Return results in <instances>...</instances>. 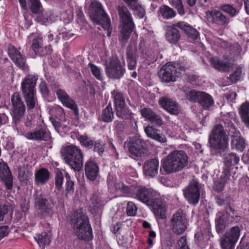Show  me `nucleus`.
<instances>
[{
    "label": "nucleus",
    "instance_id": "1",
    "mask_svg": "<svg viewBox=\"0 0 249 249\" xmlns=\"http://www.w3.org/2000/svg\"><path fill=\"white\" fill-rule=\"evenodd\" d=\"M157 192L146 187L138 188L136 197L139 201L153 208L155 216L159 219L166 218V209L164 202L160 198H155Z\"/></svg>",
    "mask_w": 249,
    "mask_h": 249
},
{
    "label": "nucleus",
    "instance_id": "2",
    "mask_svg": "<svg viewBox=\"0 0 249 249\" xmlns=\"http://www.w3.org/2000/svg\"><path fill=\"white\" fill-rule=\"evenodd\" d=\"M189 157L183 150H174L162 160L160 171L169 175L179 172L186 168L189 162Z\"/></svg>",
    "mask_w": 249,
    "mask_h": 249
},
{
    "label": "nucleus",
    "instance_id": "3",
    "mask_svg": "<svg viewBox=\"0 0 249 249\" xmlns=\"http://www.w3.org/2000/svg\"><path fill=\"white\" fill-rule=\"evenodd\" d=\"M117 10L121 22L120 39L124 41L129 38L134 27V24L131 15L126 7L119 6Z\"/></svg>",
    "mask_w": 249,
    "mask_h": 249
},
{
    "label": "nucleus",
    "instance_id": "4",
    "mask_svg": "<svg viewBox=\"0 0 249 249\" xmlns=\"http://www.w3.org/2000/svg\"><path fill=\"white\" fill-rule=\"evenodd\" d=\"M91 6L93 9L90 14L92 20L107 30V36H110L111 34L110 21L104 10L101 3L98 1H93L91 2Z\"/></svg>",
    "mask_w": 249,
    "mask_h": 249
},
{
    "label": "nucleus",
    "instance_id": "5",
    "mask_svg": "<svg viewBox=\"0 0 249 249\" xmlns=\"http://www.w3.org/2000/svg\"><path fill=\"white\" fill-rule=\"evenodd\" d=\"M209 143L211 147L222 151L228 147V137L222 124L213 128V133L209 137Z\"/></svg>",
    "mask_w": 249,
    "mask_h": 249
},
{
    "label": "nucleus",
    "instance_id": "6",
    "mask_svg": "<svg viewBox=\"0 0 249 249\" xmlns=\"http://www.w3.org/2000/svg\"><path fill=\"white\" fill-rule=\"evenodd\" d=\"M170 227L174 233L180 235L184 233L188 228L189 220L186 213L181 209L174 213L170 219Z\"/></svg>",
    "mask_w": 249,
    "mask_h": 249
},
{
    "label": "nucleus",
    "instance_id": "7",
    "mask_svg": "<svg viewBox=\"0 0 249 249\" xmlns=\"http://www.w3.org/2000/svg\"><path fill=\"white\" fill-rule=\"evenodd\" d=\"M13 124L17 127L22 121L25 112V106L18 93L15 92L11 97Z\"/></svg>",
    "mask_w": 249,
    "mask_h": 249
},
{
    "label": "nucleus",
    "instance_id": "8",
    "mask_svg": "<svg viewBox=\"0 0 249 249\" xmlns=\"http://www.w3.org/2000/svg\"><path fill=\"white\" fill-rule=\"evenodd\" d=\"M92 228L85 210L79 209V239L90 241L93 239Z\"/></svg>",
    "mask_w": 249,
    "mask_h": 249
},
{
    "label": "nucleus",
    "instance_id": "9",
    "mask_svg": "<svg viewBox=\"0 0 249 249\" xmlns=\"http://www.w3.org/2000/svg\"><path fill=\"white\" fill-rule=\"evenodd\" d=\"M186 94L188 100L199 103L204 109H208L214 103L211 96L205 92L190 90Z\"/></svg>",
    "mask_w": 249,
    "mask_h": 249
},
{
    "label": "nucleus",
    "instance_id": "10",
    "mask_svg": "<svg viewBox=\"0 0 249 249\" xmlns=\"http://www.w3.org/2000/svg\"><path fill=\"white\" fill-rule=\"evenodd\" d=\"M240 234V230L238 226L231 228L227 231L220 239L222 249H234Z\"/></svg>",
    "mask_w": 249,
    "mask_h": 249
},
{
    "label": "nucleus",
    "instance_id": "11",
    "mask_svg": "<svg viewBox=\"0 0 249 249\" xmlns=\"http://www.w3.org/2000/svg\"><path fill=\"white\" fill-rule=\"evenodd\" d=\"M107 77L113 80L120 79L125 72L124 66L118 59H112L107 63L105 68Z\"/></svg>",
    "mask_w": 249,
    "mask_h": 249
},
{
    "label": "nucleus",
    "instance_id": "12",
    "mask_svg": "<svg viewBox=\"0 0 249 249\" xmlns=\"http://www.w3.org/2000/svg\"><path fill=\"white\" fill-rule=\"evenodd\" d=\"M35 206L40 214L45 216L47 215L53 204L47 199L46 196L41 192H37L35 198Z\"/></svg>",
    "mask_w": 249,
    "mask_h": 249
},
{
    "label": "nucleus",
    "instance_id": "13",
    "mask_svg": "<svg viewBox=\"0 0 249 249\" xmlns=\"http://www.w3.org/2000/svg\"><path fill=\"white\" fill-rule=\"evenodd\" d=\"M159 76L162 82L169 83L176 81L178 74L175 64L168 62L163 65L159 72Z\"/></svg>",
    "mask_w": 249,
    "mask_h": 249
},
{
    "label": "nucleus",
    "instance_id": "14",
    "mask_svg": "<svg viewBox=\"0 0 249 249\" xmlns=\"http://www.w3.org/2000/svg\"><path fill=\"white\" fill-rule=\"evenodd\" d=\"M61 153L66 162L74 171H78V148L73 145H68L61 150Z\"/></svg>",
    "mask_w": 249,
    "mask_h": 249
},
{
    "label": "nucleus",
    "instance_id": "15",
    "mask_svg": "<svg viewBox=\"0 0 249 249\" xmlns=\"http://www.w3.org/2000/svg\"><path fill=\"white\" fill-rule=\"evenodd\" d=\"M199 186L196 180H192L183 190V195L188 202L193 205L198 203L200 198Z\"/></svg>",
    "mask_w": 249,
    "mask_h": 249
},
{
    "label": "nucleus",
    "instance_id": "16",
    "mask_svg": "<svg viewBox=\"0 0 249 249\" xmlns=\"http://www.w3.org/2000/svg\"><path fill=\"white\" fill-rule=\"evenodd\" d=\"M206 18L211 23L218 26H225L230 22L229 18L220 11L213 10L206 11Z\"/></svg>",
    "mask_w": 249,
    "mask_h": 249
},
{
    "label": "nucleus",
    "instance_id": "17",
    "mask_svg": "<svg viewBox=\"0 0 249 249\" xmlns=\"http://www.w3.org/2000/svg\"><path fill=\"white\" fill-rule=\"evenodd\" d=\"M25 137L29 140L40 141L51 138L50 132L42 125H39L34 131L27 133Z\"/></svg>",
    "mask_w": 249,
    "mask_h": 249
},
{
    "label": "nucleus",
    "instance_id": "18",
    "mask_svg": "<svg viewBox=\"0 0 249 249\" xmlns=\"http://www.w3.org/2000/svg\"><path fill=\"white\" fill-rule=\"evenodd\" d=\"M0 179L8 192H11L13 186V177L9 167L5 163H0Z\"/></svg>",
    "mask_w": 249,
    "mask_h": 249
},
{
    "label": "nucleus",
    "instance_id": "19",
    "mask_svg": "<svg viewBox=\"0 0 249 249\" xmlns=\"http://www.w3.org/2000/svg\"><path fill=\"white\" fill-rule=\"evenodd\" d=\"M38 78L36 76L29 75L21 83V89L23 96L36 93L35 86Z\"/></svg>",
    "mask_w": 249,
    "mask_h": 249
},
{
    "label": "nucleus",
    "instance_id": "20",
    "mask_svg": "<svg viewBox=\"0 0 249 249\" xmlns=\"http://www.w3.org/2000/svg\"><path fill=\"white\" fill-rule=\"evenodd\" d=\"M10 59L18 67L24 68L26 65V57L13 45H9L7 48Z\"/></svg>",
    "mask_w": 249,
    "mask_h": 249
},
{
    "label": "nucleus",
    "instance_id": "21",
    "mask_svg": "<svg viewBox=\"0 0 249 249\" xmlns=\"http://www.w3.org/2000/svg\"><path fill=\"white\" fill-rule=\"evenodd\" d=\"M159 162L156 159L146 160L143 165V174L147 177L153 178L158 174Z\"/></svg>",
    "mask_w": 249,
    "mask_h": 249
},
{
    "label": "nucleus",
    "instance_id": "22",
    "mask_svg": "<svg viewBox=\"0 0 249 249\" xmlns=\"http://www.w3.org/2000/svg\"><path fill=\"white\" fill-rule=\"evenodd\" d=\"M56 93L57 98L63 105L73 110L74 114L76 115L78 111L76 104L74 100L71 98L69 95L63 89H57Z\"/></svg>",
    "mask_w": 249,
    "mask_h": 249
},
{
    "label": "nucleus",
    "instance_id": "23",
    "mask_svg": "<svg viewBox=\"0 0 249 249\" xmlns=\"http://www.w3.org/2000/svg\"><path fill=\"white\" fill-rule=\"evenodd\" d=\"M129 151L135 156H141L146 151V143L142 139H137L129 143Z\"/></svg>",
    "mask_w": 249,
    "mask_h": 249
},
{
    "label": "nucleus",
    "instance_id": "24",
    "mask_svg": "<svg viewBox=\"0 0 249 249\" xmlns=\"http://www.w3.org/2000/svg\"><path fill=\"white\" fill-rule=\"evenodd\" d=\"M177 23L166 27L165 36L166 39L171 44H176L179 41L181 36L177 29Z\"/></svg>",
    "mask_w": 249,
    "mask_h": 249
},
{
    "label": "nucleus",
    "instance_id": "25",
    "mask_svg": "<svg viewBox=\"0 0 249 249\" xmlns=\"http://www.w3.org/2000/svg\"><path fill=\"white\" fill-rule=\"evenodd\" d=\"M232 137L231 141V148L238 151L242 152L245 148V141L241 138L239 130H232V133L229 134Z\"/></svg>",
    "mask_w": 249,
    "mask_h": 249
},
{
    "label": "nucleus",
    "instance_id": "26",
    "mask_svg": "<svg viewBox=\"0 0 249 249\" xmlns=\"http://www.w3.org/2000/svg\"><path fill=\"white\" fill-rule=\"evenodd\" d=\"M159 104L171 114L177 115L179 112V106L170 98L163 97L159 100Z\"/></svg>",
    "mask_w": 249,
    "mask_h": 249
},
{
    "label": "nucleus",
    "instance_id": "27",
    "mask_svg": "<svg viewBox=\"0 0 249 249\" xmlns=\"http://www.w3.org/2000/svg\"><path fill=\"white\" fill-rule=\"evenodd\" d=\"M137 51L136 47L132 44H129L126 48V61L129 70H134L137 67Z\"/></svg>",
    "mask_w": 249,
    "mask_h": 249
},
{
    "label": "nucleus",
    "instance_id": "28",
    "mask_svg": "<svg viewBox=\"0 0 249 249\" xmlns=\"http://www.w3.org/2000/svg\"><path fill=\"white\" fill-rule=\"evenodd\" d=\"M34 38L32 41L31 48L34 53L39 56H43L47 53L46 48L43 47L42 36L38 34H33Z\"/></svg>",
    "mask_w": 249,
    "mask_h": 249
},
{
    "label": "nucleus",
    "instance_id": "29",
    "mask_svg": "<svg viewBox=\"0 0 249 249\" xmlns=\"http://www.w3.org/2000/svg\"><path fill=\"white\" fill-rule=\"evenodd\" d=\"M85 175L89 179L94 181L99 175V167L92 161H87L85 167Z\"/></svg>",
    "mask_w": 249,
    "mask_h": 249
},
{
    "label": "nucleus",
    "instance_id": "30",
    "mask_svg": "<svg viewBox=\"0 0 249 249\" xmlns=\"http://www.w3.org/2000/svg\"><path fill=\"white\" fill-rule=\"evenodd\" d=\"M18 178L20 182L27 184L32 178L33 173L31 167L27 165H24L18 168Z\"/></svg>",
    "mask_w": 249,
    "mask_h": 249
},
{
    "label": "nucleus",
    "instance_id": "31",
    "mask_svg": "<svg viewBox=\"0 0 249 249\" xmlns=\"http://www.w3.org/2000/svg\"><path fill=\"white\" fill-rule=\"evenodd\" d=\"M229 222H232V219L227 218L226 215L221 212H218L215 218V227L218 233H222Z\"/></svg>",
    "mask_w": 249,
    "mask_h": 249
},
{
    "label": "nucleus",
    "instance_id": "32",
    "mask_svg": "<svg viewBox=\"0 0 249 249\" xmlns=\"http://www.w3.org/2000/svg\"><path fill=\"white\" fill-rule=\"evenodd\" d=\"M178 27L182 30L189 37L193 39H197L198 33L193 27L184 21H179L177 23Z\"/></svg>",
    "mask_w": 249,
    "mask_h": 249
},
{
    "label": "nucleus",
    "instance_id": "33",
    "mask_svg": "<svg viewBox=\"0 0 249 249\" xmlns=\"http://www.w3.org/2000/svg\"><path fill=\"white\" fill-rule=\"evenodd\" d=\"M239 161V157L236 154L232 152L226 153L224 156V168L231 170V167L237 165Z\"/></svg>",
    "mask_w": 249,
    "mask_h": 249
},
{
    "label": "nucleus",
    "instance_id": "34",
    "mask_svg": "<svg viewBox=\"0 0 249 249\" xmlns=\"http://www.w3.org/2000/svg\"><path fill=\"white\" fill-rule=\"evenodd\" d=\"M50 177L48 170L42 168L35 173V181L37 185H44L49 180Z\"/></svg>",
    "mask_w": 249,
    "mask_h": 249
},
{
    "label": "nucleus",
    "instance_id": "35",
    "mask_svg": "<svg viewBox=\"0 0 249 249\" xmlns=\"http://www.w3.org/2000/svg\"><path fill=\"white\" fill-rule=\"evenodd\" d=\"M115 110L117 117L122 120L131 119L133 117V113L126 104L115 107Z\"/></svg>",
    "mask_w": 249,
    "mask_h": 249
},
{
    "label": "nucleus",
    "instance_id": "36",
    "mask_svg": "<svg viewBox=\"0 0 249 249\" xmlns=\"http://www.w3.org/2000/svg\"><path fill=\"white\" fill-rule=\"evenodd\" d=\"M144 131L147 136L161 142H166V138L160 135L159 130L151 126H147L144 128Z\"/></svg>",
    "mask_w": 249,
    "mask_h": 249
},
{
    "label": "nucleus",
    "instance_id": "37",
    "mask_svg": "<svg viewBox=\"0 0 249 249\" xmlns=\"http://www.w3.org/2000/svg\"><path fill=\"white\" fill-rule=\"evenodd\" d=\"M239 113L242 122L249 128V103L242 104L239 108Z\"/></svg>",
    "mask_w": 249,
    "mask_h": 249
},
{
    "label": "nucleus",
    "instance_id": "38",
    "mask_svg": "<svg viewBox=\"0 0 249 249\" xmlns=\"http://www.w3.org/2000/svg\"><path fill=\"white\" fill-rule=\"evenodd\" d=\"M101 117L102 121L104 122L109 123L112 121L114 118V112L110 103L103 109Z\"/></svg>",
    "mask_w": 249,
    "mask_h": 249
},
{
    "label": "nucleus",
    "instance_id": "39",
    "mask_svg": "<svg viewBox=\"0 0 249 249\" xmlns=\"http://www.w3.org/2000/svg\"><path fill=\"white\" fill-rule=\"evenodd\" d=\"M111 95L114 100L115 107L126 104L125 97L123 92L119 90H113L111 92Z\"/></svg>",
    "mask_w": 249,
    "mask_h": 249
},
{
    "label": "nucleus",
    "instance_id": "40",
    "mask_svg": "<svg viewBox=\"0 0 249 249\" xmlns=\"http://www.w3.org/2000/svg\"><path fill=\"white\" fill-rule=\"evenodd\" d=\"M30 9L33 14L35 15L41 14L43 11V8L39 0H28Z\"/></svg>",
    "mask_w": 249,
    "mask_h": 249
},
{
    "label": "nucleus",
    "instance_id": "41",
    "mask_svg": "<svg viewBox=\"0 0 249 249\" xmlns=\"http://www.w3.org/2000/svg\"><path fill=\"white\" fill-rule=\"evenodd\" d=\"M28 110L34 108L38 105L36 93L23 96Z\"/></svg>",
    "mask_w": 249,
    "mask_h": 249
},
{
    "label": "nucleus",
    "instance_id": "42",
    "mask_svg": "<svg viewBox=\"0 0 249 249\" xmlns=\"http://www.w3.org/2000/svg\"><path fill=\"white\" fill-rule=\"evenodd\" d=\"M210 61L213 66L219 71H228L229 69L231 67L230 63H223L220 61L217 58H212L210 59Z\"/></svg>",
    "mask_w": 249,
    "mask_h": 249
},
{
    "label": "nucleus",
    "instance_id": "43",
    "mask_svg": "<svg viewBox=\"0 0 249 249\" xmlns=\"http://www.w3.org/2000/svg\"><path fill=\"white\" fill-rule=\"evenodd\" d=\"M128 5L134 11L135 14L140 18H143L145 15V10L143 7L139 4L137 0H132Z\"/></svg>",
    "mask_w": 249,
    "mask_h": 249
},
{
    "label": "nucleus",
    "instance_id": "44",
    "mask_svg": "<svg viewBox=\"0 0 249 249\" xmlns=\"http://www.w3.org/2000/svg\"><path fill=\"white\" fill-rule=\"evenodd\" d=\"M160 13L165 19L174 18L176 15V12L171 8L167 6H163L160 9Z\"/></svg>",
    "mask_w": 249,
    "mask_h": 249
},
{
    "label": "nucleus",
    "instance_id": "45",
    "mask_svg": "<svg viewBox=\"0 0 249 249\" xmlns=\"http://www.w3.org/2000/svg\"><path fill=\"white\" fill-rule=\"evenodd\" d=\"M39 246L48 245L50 243V238L46 232H42L35 238Z\"/></svg>",
    "mask_w": 249,
    "mask_h": 249
},
{
    "label": "nucleus",
    "instance_id": "46",
    "mask_svg": "<svg viewBox=\"0 0 249 249\" xmlns=\"http://www.w3.org/2000/svg\"><path fill=\"white\" fill-rule=\"evenodd\" d=\"M218 8L220 10L228 14L232 18L237 14L236 9L230 4L221 5L219 6Z\"/></svg>",
    "mask_w": 249,
    "mask_h": 249
},
{
    "label": "nucleus",
    "instance_id": "47",
    "mask_svg": "<svg viewBox=\"0 0 249 249\" xmlns=\"http://www.w3.org/2000/svg\"><path fill=\"white\" fill-rule=\"evenodd\" d=\"M222 119L225 127L229 128L228 130H226V131H229V134L232 133V129H234V130H237L233 124L231 122L229 113H228L226 116H224Z\"/></svg>",
    "mask_w": 249,
    "mask_h": 249
},
{
    "label": "nucleus",
    "instance_id": "48",
    "mask_svg": "<svg viewBox=\"0 0 249 249\" xmlns=\"http://www.w3.org/2000/svg\"><path fill=\"white\" fill-rule=\"evenodd\" d=\"M79 141L82 146L88 148H91L94 144L93 141L86 135L80 136Z\"/></svg>",
    "mask_w": 249,
    "mask_h": 249
},
{
    "label": "nucleus",
    "instance_id": "49",
    "mask_svg": "<svg viewBox=\"0 0 249 249\" xmlns=\"http://www.w3.org/2000/svg\"><path fill=\"white\" fill-rule=\"evenodd\" d=\"M69 221L71 226L73 227L75 234H78V213L76 211L74 212L70 216Z\"/></svg>",
    "mask_w": 249,
    "mask_h": 249
},
{
    "label": "nucleus",
    "instance_id": "50",
    "mask_svg": "<svg viewBox=\"0 0 249 249\" xmlns=\"http://www.w3.org/2000/svg\"><path fill=\"white\" fill-rule=\"evenodd\" d=\"M103 205V201L96 195H93L91 198V207L95 211L98 210Z\"/></svg>",
    "mask_w": 249,
    "mask_h": 249
},
{
    "label": "nucleus",
    "instance_id": "51",
    "mask_svg": "<svg viewBox=\"0 0 249 249\" xmlns=\"http://www.w3.org/2000/svg\"><path fill=\"white\" fill-rule=\"evenodd\" d=\"M89 67L90 68L92 74L98 80H102L103 76L101 73V69L93 64L89 63Z\"/></svg>",
    "mask_w": 249,
    "mask_h": 249
},
{
    "label": "nucleus",
    "instance_id": "52",
    "mask_svg": "<svg viewBox=\"0 0 249 249\" xmlns=\"http://www.w3.org/2000/svg\"><path fill=\"white\" fill-rule=\"evenodd\" d=\"M67 181L66 183L65 196H67L68 194H72L74 191V182L70 180V176L68 174L66 175Z\"/></svg>",
    "mask_w": 249,
    "mask_h": 249
},
{
    "label": "nucleus",
    "instance_id": "53",
    "mask_svg": "<svg viewBox=\"0 0 249 249\" xmlns=\"http://www.w3.org/2000/svg\"><path fill=\"white\" fill-rule=\"evenodd\" d=\"M242 75V67L241 66L238 67L236 71L230 75L229 79L233 83H235L239 80Z\"/></svg>",
    "mask_w": 249,
    "mask_h": 249
},
{
    "label": "nucleus",
    "instance_id": "54",
    "mask_svg": "<svg viewBox=\"0 0 249 249\" xmlns=\"http://www.w3.org/2000/svg\"><path fill=\"white\" fill-rule=\"evenodd\" d=\"M173 6L177 9L178 13L180 15H184L185 11L182 0H172Z\"/></svg>",
    "mask_w": 249,
    "mask_h": 249
},
{
    "label": "nucleus",
    "instance_id": "55",
    "mask_svg": "<svg viewBox=\"0 0 249 249\" xmlns=\"http://www.w3.org/2000/svg\"><path fill=\"white\" fill-rule=\"evenodd\" d=\"M177 246L178 249H190L186 236H183L178 239Z\"/></svg>",
    "mask_w": 249,
    "mask_h": 249
},
{
    "label": "nucleus",
    "instance_id": "56",
    "mask_svg": "<svg viewBox=\"0 0 249 249\" xmlns=\"http://www.w3.org/2000/svg\"><path fill=\"white\" fill-rule=\"evenodd\" d=\"M224 214L226 215L227 218H230V219H232V222L233 221L234 217L237 216L236 212L230 205L226 207L225 213Z\"/></svg>",
    "mask_w": 249,
    "mask_h": 249
},
{
    "label": "nucleus",
    "instance_id": "57",
    "mask_svg": "<svg viewBox=\"0 0 249 249\" xmlns=\"http://www.w3.org/2000/svg\"><path fill=\"white\" fill-rule=\"evenodd\" d=\"M154 113L155 112H154L152 110L149 108L144 107L141 109V114L142 116L148 121L150 120Z\"/></svg>",
    "mask_w": 249,
    "mask_h": 249
},
{
    "label": "nucleus",
    "instance_id": "58",
    "mask_svg": "<svg viewBox=\"0 0 249 249\" xmlns=\"http://www.w3.org/2000/svg\"><path fill=\"white\" fill-rule=\"evenodd\" d=\"M137 208L132 202H128L127 204L126 212L129 216H134L136 214Z\"/></svg>",
    "mask_w": 249,
    "mask_h": 249
},
{
    "label": "nucleus",
    "instance_id": "59",
    "mask_svg": "<svg viewBox=\"0 0 249 249\" xmlns=\"http://www.w3.org/2000/svg\"><path fill=\"white\" fill-rule=\"evenodd\" d=\"M93 144L94 145V151L97 152L100 155H102L104 151V143L101 142L97 141Z\"/></svg>",
    "mask_w": 249,
    "mask_h": 249
},
{
    "label": "nucleus",
    "instance_id": "60",
    "mask_svg": "<svg viewBox=\"0 0 249 249\" xmlns=\"http://www.w3.org/2000/svg\"><path fill=\"white\" fill-rule=\"evenodd\" d=\"M151 123L155 124L158 126H160L163 124V121L161 117L155 113L149 120Z\"/></svg>",
    "mask_w": 249,
    "mask_h": 249
},
{
    "label": "nucleus",
    "instance_id": "61",
    "mask_svg": "<svg viewBox=\"0 0 249 249\" xmlns=\"http://www.w3.org/2000/svg\"><path fill=\"white\" fill-rule=\"evenodd\" d=\"M63 180V176L61 172H57L55 176V186L58 190H59L62 187V185Z\"/></svg>",
    "mask_w": 249,
    "mask_h": 249
},
{
    "label": "nucleus",
    "instance_id": "62",
    "mask_svg": "<svg viewBox=\"0 0 249 249\" xmlns=\"http://www.w3.org/2000/svg\"><path fill=\"white\" fill-rule=\"evenodd\" d=\"M230 171L229 169H226L224 168V170L222 173V175L221 176L219 180H221L222 181H224V183H226L228 179L231 175Z\"/></svg>",
    "mask_w": 249,
    "mask_h": 249
},
{
    "label": "nucleus",
    "instance_id": "63",
    "mask_svg": "<svg viewBox=\"0 0 249 249\" xmlns=\"http://www.w3.org/2000/svg\"><path fill=\"white\" fill-rule=\"evenodd\" d=\"M9 228L7 226H0V240L9 234Z\"/></svg>",
    "mask_w": 249,
    "mask_h": 249
},
{
    "label": "nucleus",
    "instance_id": "64",
    "mask_svg": "<svg viewBox=\"0 0 249 249\" xmlns=\"http://www.w3.org/2000/svg\"><path fill=\"white\" fill-rule=\"evenodd\" d=\"M39 89L43 96L49 95V90L47 85L45 82H42L39 85Z\"/></svg>",
    "mask_w": 249,
    "mask_h": 249
}]
</instances>
